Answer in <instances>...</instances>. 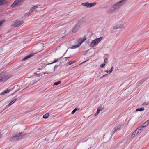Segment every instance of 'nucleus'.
I'll return each instance as SVG.
<instances>
[{"label": "nucleus", "mask_w": 149, "mask_h": 149, "mask_svg": "<svg viewBox=\"0 0 149 149\" xmlns=\"http://www.w3.org/2000/svg\"><path fill=\"white\" fill-rule=\"evenodd\" d=\"M144 110V108L143 107H142L141 108L139 109H137L136 110V111H143Z\"/></svg>", "instance_id": "obj_18"}, {"label": "nucleus", "mask_w": 149, "mask_h": 149, "mask_svg": "<svg viewBox=\"0 0 149 149\" xmlns=\"http://www.w3.org/2000/svg\"><path fill=\"white\" fill-rule=\"evenodd\" d=\"M88 2H86V3H82L81 4V5L84 6H86V7H88Z\"/></svg>", "instance_id": "obj_21"}, {"label": "nucleus", "mask_w": 149, "mask_h": 149, "mask_svg": "<svg viewBox=\"0 0 149 149\" xmlns=\"http://www.w3.org/2000/svg\"><path fill=\"white\" fill-rule=\"evenodd\" d=\"M61 83V81H59L58 82H55L54 84V85H58L59 84H60Z\"/></svg>", "instance_id": "obj_22"}, {"label": "nucleus", "mask_w": 149, "mask_h": 149, "mask_svg": "<svg viewBox=\"0 0 149 149\" xmlns=\"http://www.w3.org/2000/svg\"><path fill=\"white\" fill-rule=\"evenodd\" d=\"M121 127V125H119L115 127L113 131V133L117 132L120 129Z\"/></svg>", "instance_id": "obj_11"}, {"label": "nucleus", "mask_w": 149, "mask_h": 149, "mask_svg": "<svg viewBox=\"0 0 149 149\" xmlns=\"http://www.w3.org/2000/svg\"><path fill=\"white\" fill-rule=\"evenodd\" d=\"M86 39V38L84 37V38L83 39L82 38H81L79 39L78 41V44L77 45H74L72 46L71 48L72 49H74L75 48H76L79 47L81 44Z\"/></svg>", "instance_id": "obj_6"}, {"label": "nucleus", "mask_w": 149, "mask_h": 149, "mask_svg": "<svg viewBox=\"0 0 149 149\" xmlns=\"http://www.w3.org/2000/svg\"><path fill=\"white\" fill-rule=\"evenodd\" d=\"M17 96H15L14 98L10 102V103L6 106V107H8L12 105L17 100Z\"/></svg>", "instance_id": "obj_10"}, {"label": "nucleus", "mask_w": 149, "mask_h": 149, "mask_svg": "<svg viewBox=\"0 0 149 149\" xmlns=\"http://www.w3.org/2000/svg\"><path fill=\"white\" fill-rule=\"evenodd\" d=\"M85 21H84L83 19H81L80 21L72 29V31L73 33H75L78 30L80 25L83 23L85 22Z\"/></svg>", "instance_id": "obj_2"}, {"label": "nucleus", "mask_w": 149, "mask_h": 149, "mask_svg": "<svg viewBox=\"0 0 149 149\" xmlns=\"http://www.w3.org/2000/svg\"><path fill=\"white\" fill-rule=\"evenodd\" d=\"M104 62L105 63H108V60L107 58H105L104 60Z\"/></svg>", "instance_id": "obj_32"}, {"label": "nucleus", "mask_w": 149, "mask_h": 149, "mask_svg": "<svg viewBox=\"0 0 149 149\" xmlns=\"http://www.w3.org/2000/svg\"><path fill=\"white\" fill-rule=\"evenodd\" d=\"M34 9L35 8H34V7L33 6L31 8L29 11V12L31 13L34 10Z\"/></svg>", "instance_id": "obj_23"}, {"label": "nucleus", "mask_w": 149, "mask_h": 149, "mask_svg": "<svg viewBox=\"0 0 149 149\" xmlns=\"http://www.w3.org/2000/svg\"><path fill=\"white\" fill-rule=\"evenodd\" d=\"M24 1V0H15L12 4L11 6L12 8L20 5Z\"/></svg>", "instance_id": "obj_7"}, {"label": "nucleus", "mask_w": 149, "mask_h": 149, "mask_svg": "<svg viewBox=\"0 0 149 149\" xmlns=\"http://www.w3.org/2000/svg\"><path fill=\"white\" fill-rule=\"evenodd\" d=\"M33 7H34V8L35 9V8H37L38 7V6H37V5H36V6H33Z\"/></svg>", "instance_id": "obj_35"}, {"label": "nucleus", "mask_w": 149, "mask_h": 149, "mask_svg": "<svg viewBox=\"0 0 149 149\" xmlns=\"http://www.w3.org/2000/svg\"><path fill=\"white\" fill-rule=\"evenodd\" d=\"M103 109V108L101 106H99L97 108V109H98L100 111H102Z\"/></svg>", "instance_id": "obj_24"}, {"label": "nucleus", "mask_w": 149, "mask_h": 149, "mask_svg": "<svg viewBox=\"0 0 149 149\" xmlns=\"http://www.w3.org/2000/svg\"><path fill=\"white\" fill-rule=\"evenodd\" d=\"M7 3V1L6 0H0V5L6 4Z\"/></svg>", "instance_id": "obj_13"}, {"label": "nucleus", "mask_w": 149, "mask_h": 149, "mask_svg": "<svg viewBox=\"0 0 149 149\" xmlns=\"http://www.w3.org/2000/svg\"><path fill=\"white\" fill-rule=\"evenodd\" d=\"M6 93H7V92L6 91H3V92H2L1 93V95H3L5 94Z\"/></svg>", "instance_id": "obj_31"}, {"label": "nucleus", "mask_w": 149, "mask_h": 149, "mask_svg": "<svg viewBox=\"0 0 149 149\" xmlns=\"http://www.w3.org/2000/svg\"><path fill=\"white\" fill-rule=\"evenodd\" d=\"M108 75V74H105L104 75H103L102 76V77H101L100 78V79H101L102 78H103V77H106V76H107V75Z\"/></svg>", "instance_id": "obj_30"}, {"label": "nucleus", "mask_w": 149, "mask_h": 149, "mask_svg": "<svg viewBox=\"0 0 149 149\" xmlns=\"http://www.w3.org/2000/svg\"><path fill=\"white\" fill-rule=\"evenodd\" d=\"M34 54H30V55L25 57H24L22 59V60L23 61H25L27 59H28V58H30V57H31L32 56H33V55Z\"/></svg>", "instance_id": "obj_14"}, {"label": "nucleus", "mask_w": 149, "mask_h": 149, "mask_svg": "<svg viewBox=\"0 0 149 149\" xmlns=\"http://www.w3.org/2000/svg\"><path fill=\"white\" fill-rule=\"evenodd\" d=\"M126 2V0H121L116 3L111 5L108 11L109 14H111L120 8Z\"/></svg>", "instance_id": "obj_1"}, {"label": "nucleus", "mask_w": 149, "mask_h": 149, "mask_svg": "<svg viewBox=\"0 0 149 149\" xmlns=\"http://www.w3.org/2000/svg\"><path fill=\"white\" fill-rule=\"evenodd\" d=\"M25 135V133L24 132L19 133L15 136L12 137L10 138L11 141L17 140L22 138Z\"/></svg>", "instance_id": "obj_4"}, {"label": "nucleus", "mask_w": 149, "mask_h": 149, "mask_svg": "<svg viewBox=\"0 0 149 149\" xmlns=\"http://www.w3.org/2000/svg\"><path fill=\"white\" fill-rule=\"evenodd\" d=\"M86 61H85V62H83V63H81V64L83 63H84L85 62H86Z\"/></svg>", "instance_id": "obj_39"}, {"label": "nucleus", "mask_w": 149, "mask_h": 149, "mask_svg": "<svg viewBox=\"0 0 149 149\" xmlns=\"http://www.w3.org/2000/svg\"><path fill=\"white\" fill-rule=\"evenodd\" d=\"M31 14V13L29 12L25 13L24 16V17H27V16H29Z\"/></svg>", "instance_id": "obj_19"}, {"label": "nucleus", "mask_w": 149, "mask_h": 149, "mask_svg": "<svg viewBox=\"0 0 149 149\" xmlns=\"http://www.w3.org/2000/svg\"><path fill=\"white\" fill-rule=\"evenodd\" d=\"M149 124V120H148L145 122L143 124L142 126H141L142 128H143L147 126Z\"/></svg>", "instance_id": "obj_12"}, {"label": "nucleus", "mask_w": 149, "mask_h": 149, "mask_svg": "<svg viewBox=\"0 0 149 149\" xmlns=\"http://www.w3.org/2000/svg\"><path fill=\"white\" fill-rule=\"evenodd\" d=\"M119 28H122L124 27V26L123 24L118 25Z\"/></svg>", "instance_id": "obj_26"}, {"label": "nucleus", "mask_w": 149, "mask_h": 149, "mask_svg": "<svg viewBox=\"0 0 149 149\" xmlns=\"http://www.w3.org/2000/svg\"><path fill=\"white\" fill-rule=\"evenodd\" d=\"M100 111L98 110V109H97V111L96 113L95 114L94 116H96L99 113Z\"/></svg>", "instance_id": "obj_25"}, {"label": "nucleus", "mask_w": 149, "mask_h": 149, "mask_svg": "<svg viewBox=\"0 0 149 149\" xmlns=\"http://www.w3.org/2000/svg\"><path fill=\"white\" fill-rule=\"evenodd\" d=\"M70 58V57H66V58Z\"/></svg>", "instance_id": "obj_38"}, {"label": "nucleus", "mask_w": 149, "mask_h": 149, "mask_svg": "<svg viewBox=\"0 0 149 149\" xmlns=\"http://www.w3.org/2000/svg\"><path fill=\"white\" fill-rule=\"evenodd\" d=\"M79 108H76L75 109H74L72 111V112H71V113L72 114H74V113H75V112L77 111H78L79 110Z\"/></svg>", "instance_id": "obj_16"}, {"label": "nucleus", "mask_w": 149, "mask_h": 149, "mask_svg": "<svg viewBox=\"0 0 149 149\" xmlns=\"http://www.w3.org/2000/svg\"><path fill=\"white\" fill-rule=\"evenodd\" d=\"M102 38L103 37H100L95 39L93 40L91 43V46L92 47L94 46L96 44L98 43L101 40Z\"/></svg>", "instance_id": "obj_8"}, {"label": "nucleus", "mask_w": 149, "mask_h": 149, "mask_svg": "<svg viewBox=\"0 0 149 149\" xmlns=\"http://www.w3.org/2000/svg\"><path fill=\"white\" fill-rule=\"evenodd\" d=\"M5 91H6L7 92V93H9L10 91V90L8 89H7Z\"/></svg>", "instance_id": "obj_36"}, {"label": "nucleus", "mask_w": 149, "mask_h": 149, "mask_svg": "<svg viewBox=\"0 0 149 149\" xmlns=\"http://www.w3.org/2000/svg\"><path fill=\"white\" fill-rule=\"evenodd\" d=\"M113 69H114V68H113V67H111V69L109 71V73H111L112 72Z\"/></svg>", "instance_id": "obj_27"}, {"label": "nucleus", "mask_w": 149, "mask_h": 149, "mask_svg": "<svg viewBox=\"0 0 149 149\" xmlns=\"http://www.w3.org/2000/svg\"><path fill=\"white\" fill-rule=\"evenodd\" d=\"M74 63V61H69V62L68 65H71L72 64V63Z\"/></svg>", "instance_id": "obj_28"}, {"label": "nucleus", "mask_w": 149, "mask_h": 149, "mask_svg": "<svg viewBox=\"0 0 149 149\" xmlns=\"http://www.w3.org/2000/svg\"><path fill=\"white\" fill-rule=\"evenodd\" d=\"M96 4V3H88V7H91L95 5Z\"/></svg>", "instance_id": "obj_15"}, {"label": "nucleus", "mask_w": 149, "mask_h": 149, "mask_svg": "<svg viewBox=\"0 0 149 149\" xmlns=\"http://www.w3.org/2000/svg\"><path fill=\"white\" fill-rule=\"evenodd\" d=\"M118 29H119L118 25H117L114 26L113 28V30H116Z\"/></svg>", "instance_id": "obj_20"}, {"label": "nucleus", "mask_w": 149, "mask_h": 149, "mask_svg": "<svg viewBox=\"0 0 149 149\" xmlns=\"http://www.w3.org/2000/svg\"><path fill=\"white\" fill-rule=\"evenodd\" d=\"M143 128L141 126L140 127L137 128L132 133L131 137L132 138H134L139 134L143 130Z\"/></svg>", "instance_id": "obj_5"}, {"label": "nucleus", "mask_w": 149, "mask_h": 149, "mask_svg": "<svg viewBox=\"0 0 149 149\" xmlns=\"http://www.w3.org/2000/svg\"><path fill=\"white\" fill-rule=\"evenodd\" d=\"M24 23L22 21L16 20L13 23V26L14 27H19Z\"/></svg>", "instance_id": "obj_9"}, {"label": "nucleus", "mask_w": 149, "mask_h": 149, "mask_svg": "<svg viewBox=\"0 0 149 149\" xmlns=\"http://www.w3.org/2000/svg\"><path fill=\"white\" fill-rule=\"evenodd\" d=\"M4 22V20H1L0 21V26Z\"/></svg>", "instance_id": "obj_29"}, {"label": "nucleus", "mask_w": 149, "mask_h": 149, "mask_svg": "<svg viewBox=\"0 0 149 149\" xmlns=\"http://www.w3.org/2000/svg\"><path fill=\"white\" fill-rule=\"evenodd\" d=\"M49 115V114L47 113L43 115V117L44 118L46 119L48 117Z\"/></svg>", "instance_id": "obj_17"}, {"label": "nucleus", "mask_w": 149, "mask_h": 149, "mask_svg": "<svg viewBox=\"0 0 149 149\" xmlns=\"http://www.w3.org/2000/svg\"><path fill=\"white\" fill-rule=\"evenodd\" d=\"M104 72H107V73H108V72H109V71H108V70H105V71H104Z\"/></svg>", "instance_id": "obj_37"}, {"label": "nucleus", "mask_w": 149, "mask_h": 149, "mask_svg": "<svg viewBox=\"0 0 149 149\" xmlns=\"http://www.w3.org/2000/svg\"><path fill=\"white\" fill-rule=\"evenodd\" d=\"M105 64L104 63V64H102L101 65H100V67L101 68H102L104 66H105Z\"/></svg>", "instance_id": "obj_33"}, {"label": "nucleus", "mask_w": 149, "mask_h": 149, "mask_svg": "<svg viewBox=\"0 0 149 149\" xmlns=\"http://www.w3.org/2000/svg\"><path fill=\"white\" fill-rule=\"evenodd\" d=\"M10 77L8 74L6 73H2L0 74V83L4 82Z\"/></svg>", "instance_id": "obj_3"}, {"label": "nucleus", "mask_w": 149, "mask_h": 149, "mask_svg": "<svg viewBox=\"0 0 149 149\" xmlns=\"http://www.w3.org/2000/svg\"><path fill=\"white\" fill-rule=\"evenodd\" d=\"M58 61V59H55V60L52 63H51V64L54 63H55Z\"/></svg>", "instance_id": "obj_34"}]
</instances>
